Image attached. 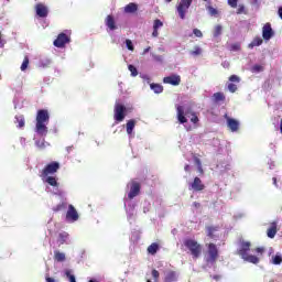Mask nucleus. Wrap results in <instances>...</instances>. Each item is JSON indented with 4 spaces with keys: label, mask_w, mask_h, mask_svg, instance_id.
<instances>
[{
    "label": "nucleus",
    "mask_w": 282,
    "mask_h": 282,
    "mask_svg": "<svg viewBox=\"0 0 282 282\" xmlns=\"http://www.w3.org/2000/svg\"><path fill=\"white\" fill-rule=\"evenodd\" d=\"M35 132L37 135H47V124L50 123V112L45 109L37 110Z\"/></svg>",
    "instance_id": "f257e3e1"
},
{
    "label": "nucleus",
    "mask_w": 282,
    "mask_h": 282,
    "mask_svg": "<svg viewBox=\"0 0 282 282\" xmlns=\"http://www.w3.org/2000/svg\"><path fill=\"white\" fill-rule=\"evenodd\" d=\"M176 112H177V120L181 124H186V122H188L187 118H191V116H192L191 122L193 124H197V122H199V117H197V113L193 111V109L191 108H187L186 110H184V106H177Z\"/></svg>",
    "instance_id": "f03ea898"
},
{
    "label": "nucleus",
    "mask_w": 282,
    "mask_h": 282,
    "mask_svg": "<svg viewBox=\"0 0 282 282\" xmlns=\"http://www.w3.org/2000/svg\"><path fill=\"white\" fill-rule=\"evenodd\" d=\"M251 246L252 243H250V241H241L240 249L237 251V254H239L243 261L257 265V263H259V258L257 256L248 254V252H250Z\"/></svg>",
    "instance_id": "7ed1b4c3"
},
{
    "label": "nucleus",
    "mask_w": 282,
    "mask_h": 282,
    "mask_svg": "<svg viewBox=\"0 0 282 282\" xmlns=\"http://www.w3.org/2000/svg\"><path fill=\"white\" fill-rule=\"evenodd\" d=\"M184 246L189 250L193 259H199L202 257V246L195 239H185Z\"/></svg>",
    "instance_id": "20e7f679"
},
{
    "label": "nucleus",
    "mask_w": 282,
    "mask_h": 282,
    "mask_svg": "<svg viewBox=\"0 0 282 282\" xmlns=\"http://www.w3.org/2000/svg\"><path fill=\"white\" fill-rule=\"evenodd\" d=\"M207 248V254L206 258L207 263H216L217 259H219V249L217 248V245L209 242L206 245Z\"/></svg>",
    "instance_id": "39448f33"
},
{
    "label": "nucleus",
    "mask_w": 282,
    "mask_h": 282,
    "mask_svg": "<svg viewBox=\"0 0 282 282\" xmlns=\"http://www.w3.org/2000/svg\"><path fill=\"white\" fill-rule=\"evenodd\" d=\"M113 118L116 122H122L127 118V107L120 102L115 104Z\"/></svg>",
    "instance_id": "423d86ee"
},
{
    "label": "nucleus",
    "mask_w": 282,
    "mask_h": 282,
    "mask_svg": "<svg viewBox=\"0 0 282 282\" xmlns=\"http://www.w3.org/2000/svg\"><path fill=\"white\" fill-rule=\"evenodd\" d=\"M61 169V163L53 161L45 165V167L42 170L41 177H47L50 175H54V173H58V170Z\"/></svg>",
    "instance_id": "0eeeda50"
},
{
    "label": "nucleus",
    "mask_w": 282,
    "mask_h": 282,
    "mask_svg": "<svg viewBox=\"0 0 282 282\" xmlns=\"http://www.w3.org/2000/svg\"><path fill=\"white\" fill-rule=\"evenodd\" d=\"M193 4V0H181L176 6V10L180 19H186V12H188V8Z\"/></svg>",
    "instance_id": "6e6552de"
},
{
    "label": "nucleus",
    "mask_w": 282,
    "mask_h": 282,
    "mask_svg": "<svg viewBox=\"0 0 282 282\" xmlns=\"http://www.w3.org/2000/svg\"><path fill=\"white\" fill-rule=\"evenodd\" d=\"M35 14L40 19H47V15L50 14V9L44 3H36L35 4Z\"/></svg>",
    "instance_id": "1a4fd4ad"
},
{
    "label": "nucleus",
    "mask_w": 282,
    "mask_h": 282,
    "mask_svg": "<svg viewBox=\"0 0 282 282\" xmlns=\"http://www.w3.org/2000/svg\"><path fill=\"white\" fill-rule=\"evenodd\" d=\"M70 39L68 37L67 34L65 33H59L56 37V40L53 42V45L55 47H65V45H67V43H69Z\"/></svg>",
    "instance_id": "9d476101"
},
{
    "label": "nucleus",
    "mask_w": 282,
    "mask_h": 282,
    "mask_svg": "<svg viewBox=\"0 0 282 282\" xmlns=\"http://www.w3.org/2000/svg\"><path fill=\"white\" fill-rule=\"evenodd\" d=\"M140 195V183L132 181L130 185V192L128 193V199H134Z\"/></svg>",
    "instance_id": "9b49d317"
},
{
    "label": "nucleus",
    "mask_w": 282,
    "mask_h": 282,
    "mask_svg": "<svg viewBox=\"0 0 282 282\" xmlns=\"http://www.w3.org/2000/svg\"><path fill=\"white\" fill-rule=\"evenodd\" d=\"M274 36V31L272 30V24L265 23L262 28V39L264 41H270Z\"/></svg>",
    "instance_id": "f8f14e48"
},
{
    "label": "nucleus",
    "mask_w": 282,
    "mask_h": 282,
    "mask_svg": "<svg viewBox=\"0 0 282 282\" xmlns=\"http://www.w3.org/2000/svg\"><path fill=\"white\" fill-rule=\"evenodd\" d=\"M206 235L209 239H219V226H206L205 227Z\"/></svg>",
    "instance_id": "ddd939ff"
},
{
    "label": "nucleus",
    "mask_w": 282,
    "mask_h": 282,
    "mask_svg": "<svg viewBox=\"0 0 282 282\" xmlns=\"http://www.w3.org/2000/svg\"><path fill=\"white\" fill-rule=\"evenodd\" d=\"M163 83L166 85H173L174 87H177L180 83H182V77L180 75H171L163 78Z\"/></svg>",
    "instance_id": "4468645a"
},
{
    "label": "nucleus",
    "mask_w": 282,
    "mask_h": 282,
    "mask_svg": "<svg viewBox=\"0 0 282 282\" xmlns=\"http://www.w3.org/2000/svg\"><path fill=\"white\" fill-rule=\"evenodd\" d=\"M66 219L68 221H78V212L74 207V205L68 206V210L66 213Z\"/></svg>",
    "instance_id": "2eb2a0df"
},
{
    "label": "nucleus",
    "mask_w": 282,
    "mask_h": 282,
    "mask_svg": "<svg viewBox=\"0 0 282 282\" xmlns=\"http://www.w3.org/2000/svg\"><path fill=\"white\" fill-rule=\"evenodd\" d=\"M225 118L227 120V127L232 131V133L239 131V121L228 117V115H226Z\"/></svg>",
    "instance_id": "dca6fc26"
},
{
    "label": "nucleus",
    "mask_w": 282,
    "mask_h": 282,
    "mask_svg": "<svg viewBox=\"0 0 282 282\" xmlns=\"http://www.w3.org/2000/svg\"><path fill=\"white\" fill-rule=\"evenodd\" d=\"M276 232H279L278 225L276 221H273L267 230V237H269V239H274V237H276Z\"/></svg>",
    "instance_id": "f3484780"
},
{
    "label": "nucleus",
    "mask_w": 282,
    "mask_h": 282,
    "mask_svg": "<svg viewBox=\"0 0 282 282\" xmlns=\"http://www.w3.org/2000/svg\"><path fill=\"white\" fill-rule=\"evenodd\" d=\"M191 188L192 191H204V188H206L205 185L202 184V178L200 177H195L194 182L191 184Z\"/></svg>",
    "instance_id": "a211bd4d"
},
{
    "label": "nucleus",
    "mask_w": 282,
    "mask_h": 282,
    "mask_svg": "<svg viewBox=\"0 0 282 282\" xmlns=\"http://www.w3.org/2000/svg\"><path fill=\"white\" fill-rule=\"evenodd\" d=\"M106 25L111 31L117 29V26H116V19H113V15H107V18H106Z\"/></svg>",
    "instance_id": "6ab92c4d"
},
{
    "label": "nucleus",
    "mask_w": 282,
    "mask_h": 282,
    "mask_svg": "<svg viewBox=\"0 0 282 282\" xmlns=\"http://www.w3.org/2000/svg\"><path fill=\"white\" fill-rule=\"evenodd\" d=\"M124 12L127 14H133V12H138V4H135L134 2H130L124 7Z\"/></svg>",
    "instance_id": "aec40b11"
},
{
    "label": "nucleus",
    "mask_w": 282,
    "mask_h": 282,
    "mask_svg": "<svg viewBox=\"0 0 282 282\" xmlns=\"http://www.w3.org/2000/svg\"><path fill=\"white\" fill-rule=\"evenodd\" d=\"M259 45H263V39L256 36L251 43H249V50H253L254 47H259Z\"/></svg>",
    "instance_id": "412c9836"
},
{
    "label": "nucleus",
    "mask_w": 282,
    "mask_h": 282,
    "mask_svg": "<svg viewBox=\"0 0 282 282\" xmlns=\"http://www.w3.org/2000/svg\"><path fill=\"white\" fill-rule=\"evenodd\" d=\"M127 134L131 135L133 133V129H135V120L131 119L126 124Z\"/></svg>",
    "instance_id": "4be33fe9"
},
{
    "label": "nucleus",
    "mask_w": 282,
    "mask_h": 282,
    "mask_svg": "<svg viewBox=\"0 0 282 282\" xmlns=\"http://www.w3.org/2000/svg\"><path fill=\"white\" fill-rule=\"evenodd\" d=\"M165 282H175L177 281V273L175 271H170L165 275Z\"/></svg>",
    "instance_id": "5701e85b"
},
{
    "label": "nucleus",
    "mask_w": 282,
    "mask_h": 282,
    "mask_svg": "<svg viewBox=\"0 0 282 282\" xmlns=\"http://www.w3.org/2000/svg\"><path fill=\"white\" fill-rule=\"evenodd\" d=\"M15 124H18L19 129H23L25 127V117L23 115L15 116Z\"/></svg>",
    "instance_id": "b1692460"
},
{
    "label": "nucleus",
    "mask_w": 282,
    "mask_h": 282,
    "mask_svg": "<svg viewBox=\"0 0 282 282\" xmlns=\"http://www.w3.org/2000/svg\"><path fill=\"white\" fill-rule=\"evenodd\" d=\"M54 259L55 261H57L58 263H63V261H65L66 257L64 252L61 251H54Z\"/></svg>",
    "instance_id": "393cba45"
},
{
    "label": "nucleus",
    "mask_w": 282,
    "mask_h": 282,
    "mask_svg": "<svg viewBox=\"0 0 282 282\" xmlns=\"http://www.w3.org/2000/svg\"><path fill=\"white\" fill-rule=\"evenodd\" d=\"M45 182L48 183L50 186L58 187V178L56 176H45Z\"/></svg>",
    "instance_id": "a878e982"
},
{
    "label": "nucleus",
    "mask_w": 282,
    "mask_h": 282,
    "mask_svg": "<svg viewBox=\"0 0 282 282\" xmlns=\"http://www.w3.org/2000/svg\"><path fill=\"white\" fill-rule=\"evenodd\" d=\"M158 250H160V245H158L156 242H153L148 247L149 254H156Z\"/></svg>",
    "instance_id": "bb28decb"
},
{
    "label": "nucleus",
    "mask_w": 282,
    "mask_h": 282,
    "mask_svg": "<svg viewBox=\"0 0 282 282\" xmlns=\"http://www.w3.org/2000/svg\"><path fill=\"white\" fill-rule=\"evenodd\" d=\"M150 88L153 89L154 94H162L164 91V87L160 84H151Z\"/></svg>",
    "instance_id": "cd10ccee"
},
{
    "label": "nucleus",
    "mask_w": 282,
    "mask_h": 282,
    "mask_svg": "<svg viewBox=\"0 0 282 282\" xmlns=\"http://www.w3.org/2000/svg\"><path fill=\"white\" fill-rule=\"evenodd\" d=\"M213 97L215 102H224V100H226V95H224V93H215Z\"/></svg>",
    "instance_id": "c85d7f7f"
},
{
    "label": "nucleus",
    "mask_w": 282,
    "mask_h": 282,
    "mask_svg": "<svg viewBox=\"0 0 282 282\" xmlns=\"http://www.w3.org/2000/svg\"><path fill=\"white\" fill-rule=\"evenodd\" d=\"M29 65H30V57L24 56V59H23L22 65L20 67L21 72H25V69H28Z\"/></svg>",
    "instance_id": "c756f323"
},
{
    "label": "nucleus",
    "mask_w": 282,
    "mask_h": 282,
    "mask_svg": "<svg viewBox=\"0 0 282 282\" xmlns=\"http://www.w3.org/2000/svg\"><path fill=\"white\" fill-rule=\"evenodd\" d=\"M67 237H69V234L67 232H61L58 235V242L63 246L67 241Z\"/></svg>",
    "instance_id": "7c9ffc66"
},
{
    "label": "nucleus",
    "mask_w": 282,
    "mask_h": 282,
    "mask_svg": "<svg viewBox=\"0 0 282 282\" xmlns=\"http://www.w3.org/2000/svg\"><path fill=\"white\" fill-rule=\"evenodd\" d=\"M223 30L224 28L221 26V24H217L214 29V37L217 39V36H221Z\"/></svg>",
    "instance_id": "2f4dec72"
},
{
    "label": "nucleus",
    "mask_w": 282,
    "mask_h": 282,
    "mask_svg": "<svg viewBox=\"0 0 282 282\" xmlns=\"http://www.w3.org/2000/svg\"><path fill=\"white\" fill-rule=\"evenodd\" d=\"M251 72L253 74H259V72H263V66L259 65V64H256L251 67Z\"/></svg>",
    "instance_id": "473e14b6"
},
{
    "label": "nucleus",
    "mask_w": 282,
    "mask_h": 282,
    "mask_svg": "<svg viewBox=\"0 0 282 282\" xmlns=\"http://www.w3.org/2000/svg\"><path fill=\"white\" fill-rule=\"evenodd\" d=\"M272 263H273V265H281V263H282V257L279 256V254L274 256V257L272 258Z\"/></svg>",
    "instance_id": "72a5a7b5"
},
{
    "label": "nucleus",
    "mask_w": 282,
    "mask_h": 282,
    "mask_svg": "<svg viewBox=\"0 0 282 282\" xmlns=\"http://www.w3.org/2000/svg\"><path fill=\"white\" fill-rule=\"evenodd\" d=\"M200 54H202V47L199 46H194V50L191 51L192 56H200Z\"/></svg>",
    "instance_id": "f704fd0d"
},
{
    "label": "nucleus",
    "mask_w": 282,
    "mask_h": 282,
    "mask_svg": "<svg viewBox=\"0 0 282 282\" xmlns=\"http://www.w3.org/2000/svg\"><path fill=\"white\" fill-rule=\"evenodd\" d=\"M61 210H65V203H61L53 207V213H61Z\"/></svg>",
    "instance_id": "c9c22d12"
},
{
    "label": "nucleus",
    "mask_w": 282,
    "mask_h": 282,
    "mask_svg": "<svg viewBox=\"0 0 282 282\" xmlns=\"http://www.w3.org/2000/svg\"><path fill=\"white\" fill-rule=\"evenodd\" d=\"M237 14H248V11H246V6L239 4L237 9Z\"/></svg>",
    "instance_id": "e433bc0d"
},
{
    "label": "nucleus",
    "mask_w": 282,
    "mask_h": 282,
    "mask_svg": "<svg viewBox=\"0 0 282 282\" xmlns=\"http://www.w3.org/2000/svg\"><path fill=\"white\" fill-rule=\"evenodd\" d=\"M162 25H164V23L162 21H160V19L154 20L153 23V30H160V28H162Z\"/></svg>",
    "instance_id": "4c0bfd02"
},
{
    "label": "nucleus",
    "mask_w": 282,
    "mask_h": 282,
    "mask_svg": "<svg viewBox=\"0 0 282 282\" xmlns=\"http://www.w3.org/2000/svg\"><path fill=\"white\" fill-rule=\"evenodd\" d=\"M65 275L67 276V279H68L70 282H76V276H75L74 274H72V271L66 270V271H65Z\"/></svg>",
    "instance_id": "58836bf2"
},
{
    "label": "nucleus",
    "mask_w": 282,
    "mask_h": 282,
    "mask_svg": "<svg viewBox=\"0 0 282 282\" xmlns=\"http://www.w3.org/2000/svg\"><path fill=\"white\" fill-rule=\"evenodd\" d=\"M152 276H153V279H154V282H159V281H160V271L153 269V270H152Z\"/></svg>",
    "instance_id": "ea45409f"
},
{
    "label": "nucleus",
    "mask_w": 282,
    "mask_h": 282,
    "mask_svg": "<svg viewBox=\"0 0 282 282\" xmlns=\"http://www.w3.org/2000/svg\"><path fill=\"white\" fill-rule=\"evenodd\" d=\"M128 69L131 73V76H138V68H135V66L129 65Z\"/></svg>",
    "instance_id": "a19ab883"
},
{
    "label": "nucleus",
    "mask_w": 282,
    "mask_h": 282,
    "mask_svg": "<svg viewBox=\"0 0 282 282\" xmlns=\"http://www.w3.org/2000/svg\"><path fill=\"white\" fill-rule=\"evenodd\" d=\"M228 90L231 93V94H235V91H237V85L236 84H228Z\"/></svg>",
    "instance_id": "79ce46f5"
},
{
    "label": "nucleus",
    "mask_w": 282,
    "mask_h": 282,
    "mask_svg": "<svg viewBox=\"0 0 282 282\" xmlns=\"http://www.w3.org/2000/svg\"><path fill=\"white\" fill-rule=\"evenodd\" d=\"M193 34L195 36H197V39H202V36H204V33H202V31H199V29H194Z\"/></svg>",
    "instance_id": "37998d69"
},
{
    "label": "nucleus",
    "mask_w": 282,
    "mask_h": 282,
    "mask_svg": "<svg viewBox=\"0 0 282 282\" xmlns=\"http://www.w3.org/2000/svg\"><path fill=\"white\" fill-rule=\"evenodd\" d=\"M153 56V59L156 62V63H163L164 61V57L162 55H152Z\"/></svg>",
    "instance_id": "c03bdc74"
},
{
    "label": "nucleus",
    "mask_w": 282,
    "mask_h": 282,
    "mask_svg": "<svg viewBox=\"0 0 282 282\" xmlns=\"http://www.w3.org/2000/svg\"><path fill=\"white\" fill-rule=\"evenodd\" d=\"M229 80H230V83H240L241 79L237 75H231L229 77Z\"/></svg>",
    "instance_id": "a18cd8bd"
},
{
    "label": "nucleus",
    "mask_w": 282,
    "mask_h": 282,
    "mask_svg": "<svg viewBox=\"0 0 282 282\" xmlns=\"http://www.w3.org/2000/svg\"><path fill=\"white\" fill-rule=\"evenodd\" d=\"M194 162H195V164L198 166V171H203L202 170V160H199V158H197V156H195L194 158Z\"/></svg>",
    "instance_id": "49530a36"
},
{
    "label": "nucleus",
    "mask_w": 282,
    "mask_h": 282,
    "mask_svg": "<svg viewBox=\"0 0 282 282\" xmlns=\"http://www.w3.org/2000/svg\"><path fill=\"white\" fill-rule=\"evenodd\" d=\"M227 2L230 8H237V3H239V0H228Z\"/></svg>",
    "instance_id": "de8ad7c7"
},
{
    "label": "nucleus",
    "mask_w": 282,
    "mask_h": 282,
    "mask_svg": "<svg viewBox=\"0 0 282 282\" xmlns=\"http://www.w3.org/2000/svg\"><path fill=\"white\" fill-rule=\"evenodd\" d=\"M126 45L130 52H133V42L131 40H126Z\"/></svg>",
    "instance_id": "09e8293b"
},
{
    "label": "nucleus",
    "mask_w": 282,
    "mask_h": 282,
    "mask_svg": "<svg viewBox=\"0 0 282 282\" xmlns=\"http://www.w3.org/2000/svg\"><path fill=\"white\" fill-rule=\"evenodd\" d=\"M231 50H232L234 52H239V50H241V45H239V44H232V45H231Z\"/></svg>",
    "instance_id": "8fccbe9b"
},
{
    "label": "nucleus",
    "mask_w": 282,
    "mask_h": 282,
    "mask_svg": "<svg viewBox=\"0 0 282 282\" xmlns=\"http://www.w3.org/2000/svg\"><path fill=\"white\" fill-rule=\"evenodd\" d=\"M256 252L258 254H263V252H265V249L263 247H258V248H256Z\"/></svg>",
    "instance_id": "3c124183"
},
{
    "label": "nucleus",
    "mask_w": 282,
    "mask_h": 282,
    "mask_svg": "<svg viewBox=\"0 0 282 282\" xmlns=\"http://www.w3.org/2000/svg\"><path fill=\"white\" fill-rule=\"evenodd\" d=\"M45 281L46 282H56V280L54 278L50 276V274L45 275Z\"/></svg>",
    "instance_id": "603ef678"
},
{
    "label": "nucleus",
    "mask_w": 282,
    "mask_h": 282,
    "mask_svg": "<svg viewBox=\"0 0 282 282\" xmlns=\"http://www.w3.org/2000/svg\"><path fill=\"white\" fill-rule=\"evenodd\" d=\"M209 12L213 17H215L217 14V9L209 7Z\"/></svg>",
    "instance_id": "864d4df0"
},
{
    "label": "nucleus",
    "mask_w": 282,
    "mask_h": 282,
    "mask_svg": "<svg viewBox=\"0 0 282 282\" xmlns=\"http://www.w3.org/2000/svg\"><path fill=\"white\" fill-rule=\"evenodd\" d=\"M152 36L154 39H158V36H160V32H158V29H153Z\"/></svg>",
    "instance_id": "5fc2aeb1"
},
{
    "label": "nucleus",
    "mask_w": 282,
    "mask_h": 282,
    "mask_svg": "<svg viewBox=\"0 0 282 282\" xmlns=\"http://www.w3.org/2000/svg\"><path fill=\"white\" fill-rule=\"evenodd\" d=\"M272 182H273V186H275L276 188H279V184L276 183V177H273V178H272Z\"/></svg>",
    "instance_id": "6e6d98bb"
},
{
    "label": "nucleus",
    "mask_w": 282,
    "mask_h": 282,
    "mask_svg": "<svg viewBox=\"0 0 282 282\" xmlns=\"http://www.w3.org/2000/svg\"><path fill=\"white\" fill-rule=\"evenodd\" d=\"M278 14H279L280 19L282 20V7L279 8Z\"/></svg>",
    "instance_id": "4d7b16f0"
},
{
    "label": "nucleus",
    "mask_w": 282,
    "mask_h": 282,
    "mask_svg": "<svg viewBox=\"0 0 282 282\" xmlns=\"http://www.w3.org/2000/svg\"><path fill=\"white\" fill-rule=\"evenodd\" d=\"M184 171H186V173H188V171H191V165L186 164V165L184 166Z\"/></svg>",
    "instance_id": "13d9d810"
},
{
    "label": "nucleus",
    "mask_w": 282,
    "mask_h": 282,
    "mask_svg": "<svg viewBox=\"0 0 282 282\" xmlns=\"http://www.w3.org/2000/svg\"><path fill=\"white\" fill-rule=\"evenodd\" d=\"M149 50H151V47L145 48L144 54H147V52H149Z\"/></svg>",
    "instance_id": "bf43d9fd"
},
{
    "label": "nucleus",
    "mask_w": 282,
    "mask_h": 282,
    "mask_svg": "<svg viewBox=\"0 0 282 282\" xmlns=\"http://www.w3.org/2000/svg\"><path fill=\"white\" fill-rule=\"evenodd\" d=\"M214 279H216V281L219 279V275H214Z\"/></svg>",
    "instance_id": "052dcab7"
},
{
    "label": "nucleus",
    "mask_w": 282,
    "mask_h": 282,
    "mask_svg": "<svg viewBox=\"0 0 282 282\" xmlns=\"http://www.w3.org/2000/svg\"><path fill=\"white\" fill-rule=\"evenodd\" d=\"M194 206H199V203H194Z\"/></svg>",
    "instance_id": "680f3d73"
},
{
    "label": "nucleus",
    "mask_w": 282,
    "mask_h": 282,
    "mask_svg": "<svg viewBox=\"0 0 282 282\" xmlns=\"http://www.w3.org/2000/svg\"><path fill=\"white\" fill-rule=\"evenodd\" d=\"M169 3H171V1H173V0H166Z\"/></svg>",
    "instance_id": "e2e57ef3"
},
{
    "label": "nucleus",
    "mask_w": 282,
    "mask_h": 282,
    "mask_svg": "<svg viewBox=\"0 0 282 282\" xmlns=\"http://www.w3.org/2000/svg\"><path fill=\"white\" fill-rule=\"evenodd\" d=\"M147 282H151V280H147Z\"/></svg>",
    "instance_id": "0e129e2a"
}]
</instances>
